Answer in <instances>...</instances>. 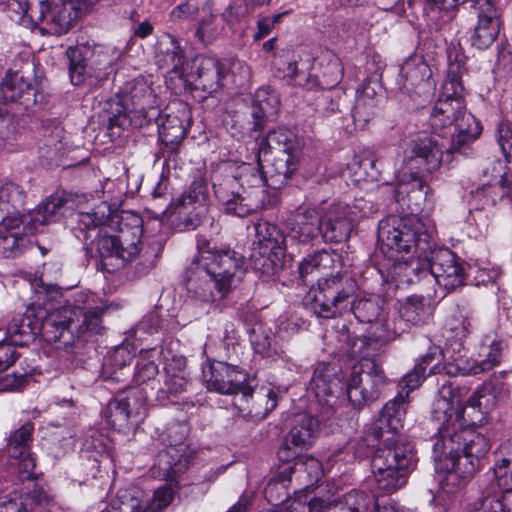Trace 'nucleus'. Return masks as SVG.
Segmentation results:
<instances>
[{"mask_svg": "<svg viewBox=\"0 0 512 512\" xmlns=\"http://www.w3.org/2000/svg\"><path fill=\"white\" fill-rule=\"evenodd\" d=\"M197 255L187 269V289L204 302L222 300L245 276L244 258L231 249H217L209 240L197 242Z\"/></svg>", "mask_w": 512, "mask_h": 512, "instance_id": "obj_1", "label": "nucleus"}, {"mask_svg": "<svg viewBox=\"0 0 512 512\" xmlns=\"http://www.w3.org/2000/svg\"><path fill=\"white\" fill-rule=\"evenodd\" d=\"M428 192L429 187L421 177L411 174L409 182L400 180L396 199L406 205L410 215H393L379 222L378 237L387 247L400 253H421L430 248L433 228L416 215L422 209Z\"/></svg>", "mask_w": 512, "mask_h": 512, "instance_id": "obj_2", "label": "nucleus"}, {"mask_svg": "<svg viewBox=\"0 0 512 512\" xmlns=\"http://www.w3.org/2000/svg\"><path fill=\"white\" fill-rule=\"evenodd\" d=\"M356 282L347 275L336 274L318 280L313 290V311L322 318H334L351 311L361 323H373L383 315L384 301L377 295L359 296L352 300Z\"/></svg>", "mask_w": 512, "mask_h": 512, "instance_id": "obj_3", "label": "nucleus"}, {"mask_svg": "<svg viewBox=\"0 0 512 512\" xmlns=\"http://www.w3.org/2000/svg\"><path fill=\"white\" fill-rule=\"evenodd\" d=\"M271 187L269 174L257 165L243 163L238 175H224L213 182L214 194L227 214L246 217L262 208L265 199L264 186Z\"/></svg>", "mask_w": 512, "mask_h": 512, "instance_id": "obj_4", "label": "nucleus"}, {"mask_svg": "<svg viewBox=\"0 0 512 512\" xmlns=\"http://www.w3.org/2000/svg\"><path fill=\"white\" fill-rule=\"evenodd\" d=\"M432 420L438 424V434L434 437L432 447L436 462L448 463L455 455L462 452L463 428L466 423L462 408L460 390L451 385L441 388L439 397L434 401Z\"/></svg>", "mask_w": 512, "mask_h": 512, "instance_id": "obj_5", "label": "nucleus"}, {"mask_svg": "<svg viewBox=\"0 0 512 512\" xmlns=\"http://www.w3.org/2000/svg\"><path fill=\"white\" fill-rule=\"evenodd\" d=\"M465 73L464 63L459 60L450 62L440 97L430 114V125L434 131L454 125L457 131L481 133V127L475 117L466 111L465 88L462 81Z\"/></svg>", "mask_w": 512, "mask_h": 512, "instance_id": "obj_6", "label": "nucleus"}, {"mask_svg": "<svg viewBox=\"0 0 512 512\" xmlns=\"http://www.w3.org/2000/svg\"><path fill=\"white\" fill-rule=\"evenodd\" d=\"M65 203L62 195L54 194L22 217H4L0 223V254L8 258L21 251L28 243L29 235L60 219Z\"/></svg>", "mask_w": 512, "mask_h": 512, "instance_id": "obj_7", "label": "nucleus"}, {"mask_svg": "<svg viewBox=\"0 0 512 512\" xmlns=\"http://www.w3.org/2000/svg\"><path fill=\"white\" fill-rule=\"evenodd\" d=\"M302 148V139L286 127H278L269 131L261 140L259 156L269 153L273 155L267 169L271 188L279 189L291 179L299 167Z\"/></svg>", "mask_w": 512, "mask_h": 512, "instance_id": "obj_8", "label": "nucleus"}, {"mask_svg": "<svg viewBox=\"0 0 512 512\" xmlns=\"http://www.w3.org/2000/svg\"><path fill=\"white\" fill-rule=\"evenodd\" d=\"M415 464L413 446L407 441L383 443L373 454L371 467L380 491L392 494L403 488Z\"/></svg>", "mask_w": 512, "mask_h": 512, "instance_id": "obj_9", "label": "nucleus"}, {"mask_svg": "<svg viewBox=\"0 0 512 512\" xmlns=\"http://www.w3.org/2000/svg\"><path fill=\"white\" fill-rule=\"evenodd\" d=\"M500 453L503 457L485 475L472 501L474 512H512V437L501 444Z\"/></svg>", "mask_w": 512, "mask_h": 512, "instance_id": "obj_10", "label": "nucleus"}, {"mask_svg": "<svg viewBox=\"0 0 512 512\" xmlns=\"http://www.w3.org/2000/svg\"><path fill=\"white\" fill-rule=\"evenodd\" d=\"M426 263L421 265L420 254L417 259L410 261H397L394 270L398 274L412 281L411 275L419 277L422 274H431L439 286L448 291L460 287L465 282V268L462 261L447 248H435L426 257Z\"/></svg>", "mask_w": 512, "mask_h": 512, "instance_id": "obj_11", "label": "nucleus"}, {"mask_svg": "<svg viewBox=\"0 0 512 512\" xmlns=\"http://www.w3.org/2000/svg\"><path fill=\"white\" fill-rule=\"evenodd\" d=\"M141 233V228L128 225L121 227L116 234L99 232L95 242L96 252L107 272L119 271L139 255Z\"/></svg>", "mask_w": 512, "mask_h": 512, "instance_id": "obj_12", "label": "nucleus"}, {"mask_svg": "<svg viewBox=\"0 0 512 512\" xmlns=\"http://www.w3.org/2000/svg\"><path fill=\"white\" fill-rule=\"evenodd\" d=\"M156 464L166 483L154 491L151 499H147L142 490L140 512H162L172 504L179 491L177 478L183 471L184 465L180 462V454L175 444L158 453Z\"/></svg>", "mask_w": 512, "mask_h": 512, "instance_id": "obj_13", "label": "nucleus"}, {"mask_svg": "<svg viewBox=\"0 0 512 512\" xmlns=\"http://www.w3.org/2000/svg\"><path fill=\"white\" fill-rule=\"evenodd\" d=\"M147 415V392L131 387L109 401L106 410L108 424L122 433L134 431Z\"/></svg>", "mask_w": 512, "mask_h": 512, "instance_id": "obj_14", "label": "nucleus"}, {"mask_svg": "<svg viewBox=\"0 0 512 512\" xmlns=\"http://www.w3.org/2000/svg\"><path fill=\"white\" fill-rule=\"evenodd\" d=\"M386 382L381 365L373 359H362L354 366L347 382V397L355 407H360L376 400Z\"/></svg>", "mask_w": 512, "mask_h": 512, "instance_id": "obj_15", "label": "nucleus"}, {"mask_svg": "<svg viewBox=\"0 0 512 512\" xmlns=\"http://www.w3.org/2000/svg\"><path fill=\"white\" fill-rule=\"evenodd\" d=\"M82 13L86 11L80 7L79 0H42L35 23L43 34L60 36L72 28Z\"/></svg>", "mask_w": 512, "mask_h": 512, "instance_id": "obj_16", "label": "nucleus"}, {"mask_svg": "<svg viewBox=\"0 0 512 512\" xmlns=\"http://www.w3.org/2000/svg\"><path fill=\"white\" fill-rule=\"evenodd\" d=\"M38 88L34 64L26 60L20 69H10L0 84V96L5 102L18 103L25 109L37 102Z\"/></svg>", "mask_w": 512, "mask_h": 512, "instance_id": "obj_17", "label": "nucleus"}, {"mask_svg": "<svg viewBox=\"0 0 512 512\" xmlns=\"http://www.w3.org/2000/svg\"><path fill=\"white\" fill-rule=\"evenodd\" d=\"M81 309L66 302L59 308L46 313L43 309L35 310L38 318V334L48 342H57L64 340L65 343L70 341L66 335H74V324L78 320Z\"/></svg>", "mask_w": 512, "mask_h": 512, "instance_id": "obj_18", "label": "nucleus"}, {"mask_svg": "<svg viewBox=\"0 0 512 512\" xmlns=\"http://www.w3.org/2000/svg\"><path fill=\"white\" fill-rule=\"evenodd\" d=\"M409 398L400 392L381 409L379 416L368 429V437L383 443L399 441L394 439L404 427Z\"/></svg>", "mask_w": 512, "mask_h": 512, "instance_id": "obj_19", "label": "nucleus"}, {"mask_svg": "<svg viewBox=\"0 0 512 512\" xmlns=\"http://www.w3.org/2000/svg\"><path fill=\"white\" fill-rule=\"evenodd\" d=\"M444 144L438 135H422L412 140L406 166L418 173H433L444 161ZM445 161H447L445 159Z\"/></svg>", "mask_w": 512, "mask_h": 512, "instance_id": "obj_20", "label": "nucleus"}, {"mask_svg": "<svg viewBox=\"0 0 512 512\" xmlns=\"http://www.w3.org/2000/svg\"><path fill=\"white\" fill-rule=\"evenodd\" d=\"M207 389L220 394L240 393L248 381L247 372L237 365L223 361L212 362L203 371Z\"/></svg>", "mask_w": 512, "mask_h": 512, "instance_id": "obj_21", "label": "nucleus"}, {"mask_svg": "<svg viewBox=\"0 0 512 512\" xmlns=\"http://www.w3.org/2000/svg\"><path fill=\"white\" fill-rule=\"evenodd\" d=\"M34 424L26 421L10 433L6 443V453L10 458L19 460V477L21 480L34 478L35 459L31 453Z\"/></svg>", "mask_w": 512, "mask_h": 512, "instance_id": "obj_22", "label": "nucleus"}, {"mask_svg": "<svg viewBox=\"0 0 512 512\" xmlns=\"http://www.w3.org/2000/svg\"><path fill=\"white\" fill-rule=\"evenodd\" d=\"M321 71L319 75H305L298 71L296 63H290L288 71L296 86L304 87L308 90L320 87L321 89L334 88L343 77V67L340 59L334 54H327L321 62Z\"/></svg>", "mask_w": 512, "mask_h": 512, "instance_id": "obj_23", "label": "nucleus"}, {"mask_svg": "<svg viewBox=\"0 0 512 512\" xmlns=\"http://www.w3.org/2000/svg\"><path fill=\"white\" fill-rule=\"evenodd\" d=\"M323 207H299L287 221L289 235L299 242H309L322 235Z\"/></svg>", "mask_w": 512, "mask_h": 512, "instance_id": "obj_24", "label": "nucleus"}, {"mask_svg": "<svg viewBox=\"0 0 512 512\" xmlns=\"http://www.w3.org/2000/svg\"><path fill=\"white\" fill-rule=\"evenodd\" d=\"M227 70L217 59L209 56L196 57L193 61L191 77L196 88L213 94L224 87Z\"/></svg>", "mask_w": 512, "mask_h": 512, "instance_id": "obj_25", "label": "nucleus"}, {"mask_svg": "<svg viewBox=\"0 0 512 512\" xmlns=\"http://www.w3.org/2000/svg\"><path fill=\"white\" fill-rule=\"evenodd\" d=\"M315 397L327 405L342 392L343 382L335 366L327 363H317L309 384Z\"/></svg>", "mask_w": 512, "mask_h": 512, "instance_id": "obj_26", "label": "nucleus"}, {"mask_svg": "<svg viewBox=\"0 0 512 512\" xmlns=\"http://www.w3.org/2000/svg\"><path fill=\"white\" fill-rule=\"evenodd\" d=\"M54 498L34 484L26 493L15 494L0 504V512H49Z\"/></svg>", "mask_w": 512, "mask_h": 512, "instance_id": "obj_27", "label": "nucleus"}, {"mask_svg": "<svg viewBox=\"0 0 512 512\" xmlns=\"http://www.w3.org/2000/svg\"><path fill=\"white\" fill-rule=\"evenodd\" d=\"M353 224L346 205L332 204L323 208L322 237L326 242L339 243L348 239Z\"/></svg>", "mask_w": 512, "mask_h": 512, "instance_id": "obj_28", "label": "nucleus"}, {"mask_svg": "<svg viewBox=\"0 0 512 512\" xmlns=\"http://www.w3.org/2000/svg\"><path fill=\"white\" fill-rule=\"evenodd\" d=\"M443 358L440 346H430L426 354L417 360L413 369L402 377L399 383L402 387V393L409 398L410 392L418 388L425 380L427 368H429V375L439 373Z\"/></svg>", "mask_w": 512, "mask_h": 512, "instance_id": "obj_29", "label": "nucleus"}, {"mask_svg": "<svg viewBox=\"0 0 512 512\" xmlns=\"http://www.w3.org/2000/svg\"><path fill=\"white\" fill-rule=\"evenodd\" d=\"M118 215L113 211L110 205L106 202H101L89 212H78L75 214L72 230L75 236L87 242L90 238L89 232L98 227L110 226Z\"/></svg>", "mask_w": 512, "mask_h": 512, "instance_id": "obj_30", "label": "nucleus"}, {"mask_svg": "<svg viewBox=\"0 0 512 512\" xmlns=\"http://www.w3.org/2000/svg\"><path fill=\"white\" fill-rule=\"evenodd\" d=\"M130 99L133 104V115L139 118L136 125L140 127L150 124L160 117V110L157 107V96L153 89L143 80L137 81L130 92Z\"/></svg>", "mask_w": 512, "mask_h": 512, "instance_id": "obj_31", "label": "nucleus"}, {"mask_svg": "<svg viewBox=\"0 0 512 512\" xmlns=\"http://www.w3.org/2000/svg\"><path fill=\"white\" fill-rule=\"evenodd\" d=\"M500 32L498 10L491 4L482 7L471 37L472 45L478 49H487L497 39Z\"/></svg>", "mask_w": 512, "mask_h": 512, "instance_id": "obj_32", "label": "nucleus"}, {"mask_svg": "<svg viewBox=\"0 0 512 512\" xmlns=\"http://www.w3.org/2000/svg\"><path fill=\"white\" fill-rule=\"evenodd\" d=\"M453 388L454 386L450 384ZM458 389V387H455ZM460 390V395H462V390ZM463 398V396H461ZM498 400L495 391L491 387H481L476 390L468 399L467 405L462 408L467 414L468 419H466V423L476 425L482 424L489 413L494 410L497 406Z\"/></svg>", "mask_w": 512, "mask_h": 512, "instance_id": "obj_33", "label": "nucleus"}, {"mask_svg": "<svg viewBox=\"0 0 512 512\" xmlns=\"http://www.w3.org/2000/svg\"><path fill=\"white\" fill-rule=\"evenodd\" d=\"M480 466V461L467 453L460 452L455 455L448 463L444 464L447 473L443 484L446 487L451 486L449 492L464 486L467 481L476 473Z\"/></svg>", "mask_w": 512, "mask_h": 512, "instance_id": "obj_34", "label": "nucleus"}, {"mask_svg": "<svg viewBox=\"0 0 512 512\" xmlns=\"http://www.w3.org/2000/svg\"><path fill=\"white\" fill-rule=\"evenodd\" d=\"M38 327L35 309H27L22 316L11 320L6 329L5 340L14 347L28 345L38 335Z\"/></svg>", "mask_w": 512, "mask_h": 512, "instance_id": "obj_35", "label": "nucleus"}, {"mask_svg": "<svg viewBox=\"0 0 512 512\" xmlns=\"http://www.w3.org/2000/svg\"><path fill=\"white\" fill-rule=\"evenodd\" d=\"M108 119L106 124V132L112 142L120 139L124 132L132 125L136 126L139 118L131 117L128 113L126 106L118 97L111 99L108 102ZM137 127H140L137 125Z\"/></svg>", "mask_w": 512, "mask_h": 512, "instance_id": "obj_36", "label": "nucleus"}, {"mask_svg": "<svg viewBox=\"0 0 512 512\" xmlns=\"http://www.w3.org/2000/svg\"><path fill=\"white\" fill-rule=\"evenodd\" d=\"M319 431L318 420L309 414H298L294 417L288 441L300 450L308 449L315 441Z\"/></svg>", "mask_w": 512, "mask_h": 512, "instance_id": "obj_37", "label": "nucleus"}, {"mask_svg": "<svg viewBox=\"0 0 512 512\" xmlns=\"http://www.w3.org/2000/svg\"><path fill=\"white\" fill-rule=\"evenodd\" d=\"M188 117L189 111L184 106L166 114L164 120L160 115L157 121L160 122V137L165 144H178L185 138Z\"/></svg>", "mask_w": 512, "mask_h": 512, "instance_id": "obj_38", "label": "nucleus"}, {"mask_svg": "<svg viewBox=\"0 0 512 512\" xmlns=\"http://www.w3.org/2000/svg\"><path fill=\"white\" fill-rule=\"evenodd\" d=\"M240 393L241 400L247 404L242 409H247L248 414L253 418L263 419L276 407V394L271 389L253 391L246 385Z\"/></svg>", "mask_w": 512, "mask_h": 512, "instance_id": "obj_39", "label": "nucleus"}, {"mask_svg": "<svg viewBox=\"0 0 512 512\" xmlns=\"http://www.w3.org/2000/svg\"><path fill=\"white\" fill-rule=\"evenodd\" d=\"M208 207L191 204V202L175 201L171 213L173 225L183 230H194L201 225Z\"/></svg>", "mask_w": 512, "mask_h": 512, "instance_id": "obj_40", "label": "nucleus"}, {"mask_svg": "<svg viewBox=\"0 0 512 512\" xmlns=\"http://www.w3.org/2000/svg\"><path fill=\"white\" fill-rule=\"evenodd\" d=\"M378 105L377 94L370 82H364L357 90L353 110L354 122L361 126L367 124L376 113Z\"/></svg>", "mask_w": 512, "mask_h": 512, "instance_id": "obj_41", "label": "nucleus"}, {"mask_svg": "<svg viewBox=\"0 0 512 512\" xmlns=\"http://www.w3.org/2000/svg\"><path fill=\"white\" fill-rule=\"evenodd\" d=\"M498 166L499 174L495 175V181L484 184L476 194L480 198H485L492 205L507 198L512 187L511 174L508 167L504 163H498Z\"/></svg>", "mask_w": 512, "mask_h": 512, "instance_id": "obj_42", "label": "nucleus"}, {"mask_svg": "<svg viewBox=\"0 0 512 512\" xmlns=\"http://www.w3.org/2000/svg\"><path fill=\"white\" fill-rule=\"evenodd\" d=\"M64 131L55 127L50 134L43 136L39 146V157L44 165H58L66 151Z\"/></svg>", "mask_w": 512, "mask_h": 512, "instance_id": "obj_43", "label": "nucleus"}, {"mask_svg": "<svg viewBox=\"0 0 512 512\" xmlns=\"http://www.w3.org/2000/svg\"><path fill=\"white\" fill-rule=\"evenodd\" d=\"M85 298L86 296L84 294L79 293L75 296L74 302L71 303L81 309L78 320H76L74 324V333H76L77 337H80L86 331L99 333L102 329L101 317L105 313V308L98 306L80 307L79 304L84 303Z\"/></svg>", "mask_w": 512, "mask_h": 512, "instance_id": "obj_44", "label": "nucleus"}, {"mask_svg": "<svg viewBox=\"0 0 512 512\" xmlns=\"http://www.w3.org/2000/svg\"><path fill=\"white\" fill-rule=\"evenodd\" d=\"M133 355L127 346L117 347L104 362V375L107 379L121 382L130 375L129 365Z\"/></svg>", "mask_w": 512, "mask_h": 512, "instance_id": "obj_45", "label": "nucleus"}, {"mask_svg": "<svg viewBox=\"0 0 512 512\" xmlns=\"http://www.w3.org/2000/svg\"><path fill=\"white\" fill-rule=\"evenodd\" d=\"M65 55L68 59V72L71 83L75 86L83 84L89 78L87 61L91 56L89 45L70 46L67 48Z\"/></svg>", "mask_w": 512, "mask_h": 512, "instance_id": "obj_46", "label": "nucleus"}, {"mask_svg": "<svg viewBox=\"0 0 512 512\" xmlns=\"http://www.w3.org/2000/svg\"><path fill=\"white\" fill-rule=\"evenodd\" d=\"M400 317L414 326L426 324L432 315V307L422 296L408 297L399 308Z\"/></svg>", "mask_w": 512, "mask_h": 512, "instance_id": "obj_47", "label": "nucleus"}, {"mask_svg": "<svg viewBox=\"0 0 512 512\" xmlns=\"http://www.w3.org/2000/svg\"><path fill=\"white\" fill-rule=\"evenodd\" d=\"M377 158L372 152H365L348 165V169L354 176V181L374 182L379 180L380 169L377 167Z\"/></svg>", "mask_w": 512, "mask_h": 512, "instance_id": "obj_48", "label": "nucleus"}, {"mask_svg": "<svg viewBox=\"0 0 512 512\" xmlns=\"http://www.w3.org/2000/svg\"><path fill=\"white\" fill-rule=\"evenodd\" d=\"M24 190L15 183H5L0 187V210L5 217H22L19 210L25 202Z\"/></svg>", "mask_w": 512, "mask_h": 512, "instance_id": "obj_49", "label": "nucleus"}, {"mask_svg": "<svg viewBox=\"0 0 512 512\" xmlns=\"http://www.w3.org/2000/svg\"><path fill=\"white\" fill-rule=\"evenodd\" d=\"M142 489L128 486L118 490L113 505L102 512H140Z\"/></svg>", "mask_w": 512, "mask_h": 512, "instance_id": "obj_50", "label": "nucleus"}, {"mask_svg": "<svg viewBox=\"0 0 512 512\" xmlns=\"http://www.w3.org/2000/svg\"><path fill=\"white\" fill-rule=\"evenodd\" d=\"M164 370V384L160 389L162 398L164 396L177 398L187 391L190 382L183 369L175 370L171 365H167Z\"/></svg>", "mask_w": 512, "mask_h": 512, "instance_id": "obj_51", "label": "nucleus"}, {"mask_svg": "<svg viewBox=\"0 0 512 512\" xmlns=\"http://www.w3.org/2000/svg\"><path fill=\"white\" fill-rule=\"evenodd\" d=\"M462 452L480 461L490 450L489 440L472 428H463Z\"/></svg>", "mask_w": 512, "mask_h": 512, "instance_id": "obj_52", "label": "nucleus"}, {"mask_svg": "<svg viewBox=\"0 0 512 512\" xmlns=\"http://www.w3.org/2000/svg\"><path fill=\"white\" fill-rule=\"evenodd\" d=\"M248 335L256 353L266 357L273 355L271 330L267 329L262 323H254L249 327Z\"/></svg>", "mask_w": 512, "mask_h": 512, "instance_id": "obj_53", "label": "nucleus"}, {"mask_svg": "<svg viewBox=\"0 0 512 512\" xmlns=\"http://www.w3.org/2000/svg\"><path fill=\"white\" fill-rule=\"evenodd\" d=\"M290 480L291 476L288 473H284V469L279 475L269 480L264 489V495L270 504L277 506L290 497V492L287 487V483L290 482Z\"/></svg>", "mask_w": 512, "mask_h": 512, "instance_id": "obj_54", "label": "nucleus"}, {"mask_svg": "<svg viewBox=\"0 0 512 512\" xmlns=\"http://www.w3.org/2000/svg\"><path fill=\"white\" fill-rule=\"evenodd\" d=\"M401 73L408 85L412 87L424 84L432 75L427 63L421 59H409L401 68Z\"/></svg>", "mask_w": 512, "mask_h": 512, "instance_id": "obj_55", "label": "nucleus"}, {"mask_svg": "<svg viewBox=\"0 0 512 512\" xmlns=\"http://www.w3.org/2000/svg\"><path fill=\"white\" fill-rule=\"evenodd\" d=\"M284 473L307 474L309 482L317 481L322 475L320 461L312 456L301 455L292 465L284 467Z\"/></svg>", "mask_w": 512, "mask_h": 512, "instance_id": "obj_56", "label": "nucleus"}, {"mask_svg": "<svg viewBox=\"0 0 512 512\" xmlns=\"http://www.w3.org/2000/svg\"><path fill=\"white\" fill-rule=\"evenodd\" d=\"M208 199L207 181L204 177L199 176L191 182L176 201L191 202V204L208 207Z\"/></svg>", "mask_w": 512, "mask_h": 512, "instance_id": "obj_57", "label": "nucleus"}, {"mask_svg": "<svg viewBox=\"0 0 512 512\" xmlns=\"http://www.w3.org/2000/svg\"><path fill=\"white\" fill-rule=\"evenodd\" d=\"M379 499L362 491L353 490L344 496V507L348 512H373Z\"/></svg>", "mask_w": 512, "mask_h": 512, "instance_id": "obj_58", "label": "nucleus"}, {"mask_svg": "<svg viewBox=\"0 0 512 512\" xmlns=\"http://www.w3.org/2000/svg\"><path fill=\"white\" fill-rule=\"evenodd\" d=\"M91 56L88 61V76L94 77L97 80H101L106 75L108 68V57L107 54L96 46H89Z\"/></svg>", "mask_w": 512, "mask_h": 512, "instance_id": "obj_59", "label": "nucleus"}, {"mask_svg": "<svg viewBox=\"0 0 512 512\" xmlns=\"http://www.w3.org/2000/svg\"><path fill=\"white\" fill-rule=\"evenodd\" d=\"M330 260V255L325 251L308 255L298 265L300 279L306 283L307 277L310 274L318 271L323 264H327Z\"/></svg>", "mask_w": 512, "mask_h": 512, "instance_id": "obj_60", "label": "nucleus"}, {"mask_svg": "<svg viewBox=\"0 0 512 512\" xmlns=\"http://www.w3.org/2000/svg\"><path fill=\"white\" fill-rule=\"evenodd\" d=\"M503 343L501 341H493L487 357L469 369L470 374H479L491 370L498 365L502 359Z\"/></svg>", "mask_w": 512, "mask_h": 512, "instance_id": "obj_61", "label": "nucleus"}, {"mask_svg": "<svg viewBox=\"0 0 512 512\" xmlns=\"http://www.w3.org/2000/svg\"><path fill=\"white\" fill-rule=\"evenodd\" d=\"M372 324V335L377 341L387 343L395 340L400 335V332L396 327V324L394 322L389 321L385 317L384 313L382 316H380L378 320L374 321Z\"/></svg>", "mask_w": 512, "mask_h": 512, "instance_id": "obj_62", "label": "nucleus"}, {"mask_svg": "<svg viewBox=\"0 0 512 512\" xmlns=\"http://www.w3.org/2000/svg\"><path fill=\"white\" fill-rule=\"evenodd\" d=\"M323 91L316 99V106L324 114H330L340 111L342 94L332 89H322Z\"/></svg>", "mask_w": 512, "mask_h": 512, "instance_id": "obj_63", "label": "nucleus"}, {"mask_svg": "<svg viewBox=\"0 0 512 512\" xmlns=\"http://www.w3.org/2000/svg\"><path fill=\"white\" fill-rule=\"evenodd\" d=\"M496 141L506 162L512 159V125L507 121L499 123L496 130Z\"/></svg>", "mask_w": 512, "mask_h": 512, "instance_id": "obj_64", "label": "nucleus"}]
</instances>
